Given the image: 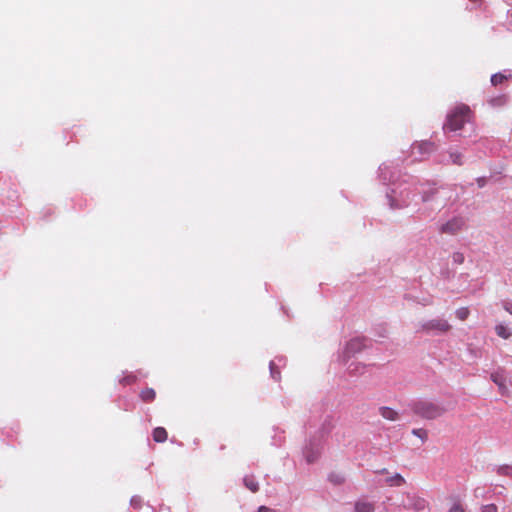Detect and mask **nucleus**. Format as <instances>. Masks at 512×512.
Returning <instances> with one entry per match:
<instances>
[{"label":"nucleus","mask_w":512,"mask_h":512,"mask_svg":"<svg viewBox=\"0 0 512 512\" xmlns=\"http://www.w3.org/2000/svg\"><path fill=\"white\" fill-rule=\"evenodd\" d=\"M449 512H465V510L460 503H454L449 509Z\"/></svg>","instance_id":"nucleus-21"},{"label":"nucleus","mask_w":512,"mask_h":512,"mask_svg":"<svg viewBox=\"0 0 512 512\" xmlns=\"http://www.w3.org/2000/svg\"><path fill=\"white\" fill-rule=\"evenodd\" d=\"M450 158L453 164L461 165L462 164V154L459 152H450Z\"/></svg>","instance_id":"nucleus-17"},{"label":"nucleus","mask_w":512,"mask_h":512,"mask_svg":"<svg viewBox=\"0 0 512 512\" xmlns=\"http://www.w3.org/2000/svg\"><path fill=\"white\" fill-rule=\"evenodd\" d=\"M498 508L495 504H488L482 507V512H497Z\"/></svg>","instance_id":"nucleus-20"},{"label":"nucleus","mask_w":512,"mask_h":512,"mask_svg":"<svg viewBox=\"0 0 512 512\" xmlns=\"http://www.w3.org/2000/svg\"><path fill=\"white\" fill-rule=\"evenodd\" d=\"M258 512H274V510H272L271 508H269L267 506H260L258 509Z\"/></svg>","instance_id":"nucleus-24"},{"label":"nucleus","mask_w":512,"mask_h":512,"mask_svg":"<svg viewBox=\"0 0 512 512\" xmlns=\"http://www.w3.org/2000/svg\"><path fill=\"white\" fill-rule=\"evenodd\" d=\"M140 398L144 402H152L156 398V392L153 388H145L140 392Z\"/></svg>","instance_id":"nucleus-8"},{"label":"nucleus","mask_w":512,"mask_h":512,"mask_svg":"<svg viewBox=\"0 0 512 512\" xmlns=\"http://www.w3.org/2000/svg\"><path fill=\"white\" fill-rule=\"evenodd\" d=\"M388 482H391V484L400 486L405 483V480L400 474H396L394 477L388 479Z\"/></svg>","instance_id":"nucleus-19"},{"label":"nucleus","mask_w":512,"mask_h":512,"mask_svg":"<svg viewBox=\"0 0 512 512\" xmlns=\"http://www.w3.org/2000/svg\"><path fill=\"white\" fill-rule=\"evenodd\" d=\"M421 329L427 333L433 331L438 333H446L451 329V325L444 319H432L424 322L421 325Z\"/></svg>","instance_id":"nucleus-3"},{"label":"nucleus","mask_w":512,"mask_h":512,"mask_svg":"<svg viewBox=\"0 0 512 512\" xmlns=\"http://www.w3.org/2000/svg\"><path fill=\"white\" fill-rule=\"evenodd\" d=\"M137 381V376L133 374L126 375L120 380L122 385H131Z\"/></svg>","instance_id":"nucleus-14"},{"label":"nucleus","mask_w":512,"mask_h":512,"mask_svg":"<svg viewBox=\"0 0 512 512\" xmlns=\"http://www.w3.org/2000/svg\"><path fill=\"white\" fill-rule=\"evenodd\" d=\"M153 440L158 443H163L167 440L168 433L163 427H157L152 433Z\"/></svg>","instance_id":"nucleus-6"},{"label":"nucleus","mask_w":512,"mask_h":512,"mask_svg":"<svg viewBox=\"0 0 512 512\" xmlns=\"http://www.w3.org/2000/svg\"><path fill=\"white\" fill-rule=\"evenodd\" d=\"M503 307L508 313H510L512 315V302L511 301L504 302Z\"/></svg>","instance_id":"nucleus-23"},{"label":"nucleus","mask_w":512,"mask_h":512,"mask_svg":"<svg viewBox=\"0 0 512 512\" xmlns=\"http://www.w3.org/2000/svg\"><path fill=\"white\" fill-rule=\"evenodd\" d=\"M412 433H413L415 436L419 437L422 441H426V440H427V438H428V433H427V431H426L425 429H422V428L414 429V430L412 431Z\"/></svg>","instance_id":"nucleus-16"},{"label":"nucleus","mask_w":512,"mask_h":512,"mask_svg":"<svg viewBox=\"0 0 512 512\" xmlns=\"http://www.w3.org/2000/svg\"><path fill=\"white\" fill-rule=\"evenodd\" d=\"M463 226L464 220L460 217H454L441 226L440 232L453 235L459 232Z\"/></svg>","instance_id":"nucleus-4"},{"label":"nucleus","mask_w":512,"mask_h":512,"mask_svg":"<svg viewBox=\"0 0 512 512\" xmlns=\"http://www.w3.org/2000/svg\"><path fill=\"white\" fill-rule=\"evenodd\" d=\"M469 309L466 308V307H461L459 309L456 310V316L458 319L464 321L467 319V317L469 316Z\"/></svg>","instance_id":"nucleus-13"},{"label":"nucleus","mask_w":512,"mask_h":512,"mask_svg":"<svg viewBox=\"0 0 512 512\" xmlns=\"http://www.w3.org/2000/svg\"><path fill=\"white\" fill-rule=\"evenodd\" d=\"M412 409L416 415L429 420L436 419L446 412L443 406L429 400L415 402Z\"/></svg>","instance_id":"nucleus-2"},{"label":"nucleus","mask_w":512,"mask_h":512,"mask_svg":"<svg viewBox=\"0 0 512 512\" xmlns=\"http://www.w3.org/2000/svg\"><path fill=\"white\" fill-rule=\"evenodd\" d=\"M492 380L497 384L499 385L500 387H503L504 384L502 382V379H500V377L497 375V374H492Z\"/></svg>","instance_id":"nucleus-22"},{"label":"nucleus","mask_w":512,"mask_h":512,"mask_svg":"<svg viewBox=\"0 0 512 512\" xmlns=\"http://www.w3.org/2000/svg\"><path fill=\"white\" fill-rule=\"evenodd\" d=\"M364 343L361 339H352L348 342L346 350L348 353H356L362 350Z\"/></svg>","instance_id":"nucleus-7"},{"label":"nucleus","mask_w":512,"mask_h":512,"mask_svg":"<svg viewBox=\"0 0 512 512\" xmlns=\"http://www.w3.org/2000/svg\"><path fill=\"white\" fill-rule=\"evenodd\" d=\"M379 413L383 418L390 421H395L398 419V413L390 407H380Z\"/></svg>","instance_id":"nucleus-5"},{"label":"nucleus","mask_w":512,"mask_h":512,"mask_svg":"<svg viewBox=\"0 0 512 512\" xmlns=\"http://www.w3.org/2000/svg\"><path fill=\"white\" fill-rule=\"evenodd\" d=\"M473 3H480L482 0H470Z\"/></svg>","instance_id":"nucleus-26"},{"label":"nucleus","mask_w":512,"mask_h":512,"mask_svg":"<svg viewBox=\"0 0 512 512\" xmlns=\"http://www.w3.org/2000/svg\"><path fill=\"white\" fill-rule=\"evenodd\" d=\"M495 331L496 334L503 339H508L511 336V332L502 324L497 325Z\"/></svg>","instance_id":"nucleus-11"},{"label":"nucleus","mask_w":512,"mask_h":512,"mask_svg":"<svg viewBox=\"0 0 512 512\" xmlns=\"http://www.w3.org/2000/svg\"><path fill=\"white\" fill-rule=\"evenodd\" d=\"M270 373L273 379L280 380V371L277 369L274 362H270Z\"/></svg>","instance_id":"nucleus-18"},{"label":"nucleus","mask_w":512,"mask_h":512,"mask_svg":"<svg viewBox=\"0 0 512 512\" xmlns=\"http://www.w3.org/2000/svg\"><path fill=\"white\" fill-rule=\"evenodd\" d=\"M506 79H507V77L505 75H503L501 73H497V74L492 75L491 83L493 86H497L499 84H502Z\"/></svg>","instance_id":"nucleus-12"},{"label":"nucleus","mask_w":512,"mask_h":512,"mask_svg":"<svg viewBox=\"0 0 512 512\" xmlns=\"http://www.w3.org/2000/svg\"><path fill=\"white\" fill-rule=\"evenodd\" d=\"M244 485L253 493H256L259 490L258 483L251 476H246L244 478Z\"/></svg>","instance_id":"nucleus-10"},{"label":"nucleus","mask_w":512,"mask_h":512,"mask_svg":"<svg viewBox=\"0 0 512 512\" xmlns=\"http://www.w3.org/2000/svg\"><path fill=\"white\" fill-rule=\"evenodd\" d=\"M507 99L504 95L492 98L489 102L492 106H502L506 103Z\"/></svg>","instance_id":"nucleus-15"},{"label":"nucleus","mask_w":512,"mask_h":512,"mask_svg":"<svg viewBox=\"0 0 512 512\" xmlns=\"http://www.w3.org/2000/svg\"><path fill=\"white\" fill-rule=\"evenodd\" d=\"M473 117V113L469 106L460 104L456 106L448 115L443 126L444 131H457L469 123Z\"/></svg>","instance_id":"nucleus-1"},{"label":"nucleus","mask_w":512,"mask_h":512,"mask_svg":"<svg viewBox=\"0 0 512 512\" xmlns=\"http://www.w3.org/2000/svg\"><path fill=\"white\" fill-rule=\"evenodd\" d=\"M355 511L356 512H373L374 506L373 504L369 502H357L355 504Z\"/></svg>","instance_id":"nucleus-9"},{"label":"nucleus","mask_w":512,"mask_h":512,"mask_svg":"<svg viewBox=\"0 0 512 512\" xmlns=\"http://www.w3.org/2000/svg\"><path fill=\"white\" fill-rule=\"evenodd\" d=\"M454 259H455V261H458L459 263H462L463 256L461 254H455L454 255Z\"/></svg>","instance_id":"nucleus-25"}]
</instances>
